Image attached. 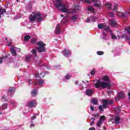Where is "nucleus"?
Returning a JSON list of instances; mask_svg holds the SVG:
<instances>
[{"mask_svg":"<svg viewBox=\"0 0 130 130\" xmlns=\"http://www.w3.org/2000/svg\"><path fill=\"white\" fill-rule=\"evenodd\" d=\"M105 120V116H101L100 117V121L101 122H104V121Z\"/></svg>","mask_w":130,"mask_h":130,"instance_id":"obj_24","label":"nucleus"},{"mask_svg":"<svg viewBox=\"0 0 130 130\" xmlns=\"http://www.w3.org/2000/svg\"><path fill=\"white\" fill-rule=\"evenodd\" d=\"M113 11H117V6L116 5L114 6Z\"/></svg>","mask_w":130,"mask_h":130,"instance_id":"obj_44","label":"nucleus"},{"mask_svg":"<svg viewBox=\"0 0 130 130\" xmlns=\"http://www.w3.org/2000/svg\"><path fill=\"white\" fill-rule=\"evenodd\" d=\"M91 102L93 105H97L98 104V100L97 99H92L91 100Z\"/></svg>","mask_w":130,"mask_h":130,"instance_id":"obj_15","label":"nucleus"},{"mask_svg":"<svg viewBox=\"0 0 130 130\" xmlns=\"http://www.w3.org/2000/svg\"><path fill=\"white\" fill-rule=\"evenodd\" d=\"M90 74H91V75H92V76H93V75L95 74V71L92 70V71L90 72Z\"/></svg>","mask_w":130,"mask_h":130,"instance_id":"obj_43","label":"nucleus"},{"mask_svg":"<svg viewBox=\"0 0 130 130\" xmlns=\"http://www.w3.org/2000/svg\"><path fill=\"white\" fill-rule=\"evenodd\" d=\"M118 97L119 98H124V93L123 92H121L118 94Z\"/></svg>","mask_w":130,"mask_h":130,"instance_id":"obj_22","label":"nucleus"},{"mask_svg":"<svg viewBox=\"0 0 130 130\" xmlns=\"http://www.w3.org/2000/svg\"><path fill=\"white\" fill-rule=\"evenodd\" d=\"M117 15L118 17H122L123 18H124V14L122 13V12H119Z\"/></svg>","mask_w":130,"mask_h":130,"instance_id":"obj_21","label":"nucleus"},{"mask_svg":"<svg viewBox=\"0 0 130 130\" xmlns=\"http://www.w3.org/2000/svg\"><path fill=\"white\" fill-rule=\"evenodd\" d=\"M103 106L101 105L99 107V110L102 112L104 111V109L103 108L106 109V108H108V105H111L112 104H113V100H103Z\"/></svg>","mask_w":130,"mask_h":130,"instance_id":"obj_4","label":"nucleus"},{"mask_svg":"<svg viewBox=\"0 0 130 130\" xmlns=\"http://www.w3.org/2000/svg\"><path fill=\"white\" fill-rule=\"evenodd\" d=\"M35 126V125H34V124H30V127H33Z\"/></svg>","mask_w":130,"mask_h":130,"instance_id":"obj_55","label":"nucleus"},{"mask_svg":"<svg viewBox=\"0 0 130 130\" xmlns=\"http://www.w3.org/2000/svg\"><path fill=\"white\" fill-rule=\"evenodd\" d=\"M88 11H90V12H92V13H93V14H94V13H95V11L94 10V8H93V7H92V6H89L88 7Z\"/></svg>","mask_w":130,"mask_h":130,"instance_id":"obj_19","label":"nucleus"},{"mask_svg":"<svg viewBox=\"0 0 130 130\" xmlns=\"http://www.w3.org/2000/svg\"><path fill=\"white\" fill-rule=\"evenodd\" d=\"M2 101H7V96L4 95L2 97Z\"/></svg>","mask_w":130,"mask_h":130,"instance_id":"obj_35","label":"nucleus"},{"mask_svg":"<svg viewBox=\"0 0 130 130\" xmlns=\"http://www.w3.org/2000/svg\"><path fill=\"white\" fill-rule=\"evenodd\" d=\"M91 21V18H87L86 20V23H89Z\"/></svg>","mask_w":130,"mask_h":130,"instance_id":"obj_47","label":"nucleus"},{"mask_svg":"<svg viewBox=\"0 0 130 130\" xmlns=\"http://www.w3.org/2000/svg\"><path fill=\"white\" fill-rule=\"evenodd\" d=\"M27 106L28 107H30V108H32L33 107H35V106H36V102H35L34 101L29 102L28 103Z\"/></svg>","mask_w":130,"mask_h":130,"instance_id":"obj_8","label":"nucleus"},{"mask_svg":"<svg viewBox=\"0 0 130 130\" xmlns=\"http://www.w3.org/2000/svg\"><path fill=\"white\" fill-rule=\"evenodd\" d=\"M97 18L94 17H90V20L92 21V22H95V20H96Z\"/></svg>","mask_w":130,"mask_h":130,"instance_id":"obj_36","label":"nucleus"},{"mask_svg":"<svg viewBox=\"0 0 130 130\" xmlns=\"http://www.w3.org/2000/svg\"><path fill=\"white\" fill-rule=\"evenodd\" d=\"M103 122H101V121H100L98 122L97 124H96V126H98V127H100V126H101V124H102Z\"/></svg>","mask_w":130,"mask_h":130,"instance_id":"obj_30","label":"nucleus"},{"mask_svg":"<svg viewBox=\"0 0 130 130\" xmlns=\"http://www.w3.org/2000/svg\"><path fill=\"white\" fill-rule=\"evenodd\" d=\"M39 66H40V67H42V66H41V64H39Z\"/></svg>","mask_w":130,"mask_h":130,"instance_id":"obj_62","label":"nucleus"},{"mask_svg":"<svg viewBox=\"0 0 130 130\" xmlns=\"http://www.w3.org/2000/svg\"><path fill=\"white\" fill-rule=\"evenodd\" d=\"M67 19V18H65V20H67V19Z\"/></svg>","mask_w":130,"mask_h":130,"instance_id":"obj_64","label":"nucleus"},{"mask_svg":"<svg viewBox=\"0 0 130 130\" xmlns=\"http://www.w3.org/2000/svg\"><path fill=\"white\" fill-rule=\"evenodd\" d=\"M77 19H78V16L77 15H74L72 17V20H73V21H76V20H77Z\"/></svg>","mask_w":130,"mask_h":130,"instance_id":"obj_31","label":"nucleus"},{"mask_svg":"<svg viewBox=\"0 0 130 130\" xmlns=\"http://www.w3.org/2000/svg\"><path fill=\"white\" fill-rule=\"evenodd\" d=\"M44 84V81L42 79L37 80L35 82V86L39 85V86H41Z\"/></svg>","mask_w":130,"mask_h":130,"instance_id":"obj_6","label":"nucleus"},{"mask_svg":"<svg viewBox=\"0 0 130 130\" xmlns=\"http://www.w3.org/2000/svg\"><path fill=\"white\" fill-rule=\"evenodd\" d=\"M90 109H91V111H94V107L90 106Z\"/></svg>","mask_w":130,"mask_h":130,"instance_id":"obj_49","label":"nucleus"},{"mask_svg":"<svg viewBox=\"0 0 130 130\" xmlns=\"http://www.w3.org/2000/svg\"><path fill=\"white\" fill-rule=\"evenodd\" d=\"M75 83L76 84V85H78V84H79V81L78 80L75 81Z\"/></svg>","mask_w":130,"mask_h":130,"instance_id":"obj_51","label":"nucleus"},{"mask_svg":"<svg viewBox=\"0 0 130 130\" xmlns=\"http://www.w3.org/2000/svg\"><path fill=\"white\" fill-rule=\"evenodd\" d=\"M39 78H43L44 76L43 75L42 76V73H41L39 75Z\"/></svg>","mask_w":130,"mask_h":130,"instance_id":"obj_48","label":"nucleus"},{"mask_svg":"<svg viewBox=\"0 0 130 130\" xmlns=\"http://www.w3.org/2000/svg\"><path fill=\"white\" fill-rule=\"evenodd\" d=\"M29 39H31V37L29 35H26L24 37V41H28Z\"/></svg>","mask_w":130,"mask_h":130,"instance_id":"obj_23","label":"nucleus"},{"mask_svg":"<svg viewBox=\"0 0 130 130\" xmlns=\"http://www.w3.org/2000/svg\"><path fill=\"white\" fill-rule=\"evenodd\" d=\"M6 58H8V56L0 57V63H2V62H3V59H6Z\"/></svg>","mask_w":130,"mask_h":130,"instance_id":"obj_27","label":"nucleus"},{"mask_svg":"<svg viewBox=\"0 0 130 130\" xmlns=\"http://www.w3.org/2000/svg\"><path fill=\"white\" fill-rule=\"evenodd\" d=\"M31 43L32 44H35V43H36V39L34 38V39H31Z\"/></svg>","mask_w":130,"mask_h":130,"instance_id":"obj_37","label":"nucleus"},{"mask_svg":"<svg viewBox=\"0 0 130 130\" xmlns=\"http://www.w3.org/2000/svg\"><path fill=\"white\" fill-rule=\"evenodd\" d=\"M109 24H110V25H111V26H114L116 24V21H115V20H114L112 19L110 20Z\"/></svg>","mask_w":130,"mask_h":130,"instance_id":"obj_16","label":"nucleus"},{"mask_svg":"<svg viewBox=\"0 0 130 130\" xmlns=\"http://www.w3.org/2000/svg\"><path fill=\"white\" fill-rule=\"evenodd\" d=\"M1 16H2V15H1V14H0V18H1Z\"/></svg>","mask_w":130,"mask_h":130,"instance_id":"obj_63","label":"nucleus"},{"mask_svg":"<svg viewBox=\"0 0 130 130\" xmlns=\"http://www.w3.org/2000/svg\"><path fill=\"white\" fill-rule=\"evenodd\" d=\"M92 2L94 3V6L97 8H100V1L99 0H92Z\"/></svg>","mask_w":130,"mask_h":130,"instance_id":"obj_12","label":"nucleus"},{"mask_svg":"<svg viewBox=\"0 0 130 130\" xmlns=\"http://www.w3.org/2000/svg\"><path fill=\"white\" fill-rule=\"evenodd\" d=\"M8 107V105H7V104H4L2 105V109L5 110V109H7Z\"/></svg>","mask_w":130,"mask_h":130,"instance_id":"obj_29","label":"nucleus"},{"mask_svg":"<svg viewBox=\"0 0 130 130\" xmlns=\"http://www.w3.org/2000/svg\"><path fill=\"white\" fill-rule=\"evenodd\" d=\"M114 121L116 124H118L119 121H120V117H119V116H116L114 119Z\"/></svg>","mask_w":130,"mask_h":130,"instance_id":"obj_14","label":"nucleus"},{"mask_svg":"<svg viewBox=\"0 0 130 130\" xmlns=\"http://www.w3.org/2000/svg\"><path fill=\"white\" fill-rule=\"evenodd\" d=\"M37 22H41L42 20V16L40 12H32L31 14L30 15L29 17V21L31 23H34L35 21Z\"/></svg>","mask_w":130,"mask_h":130,"instance_id":"obj_3","label":"nucleus"},{"mask_svg":"<svg viewBox=\"0 0 130 130\" xmlns=\"http://www.w3.org/2000/svg\"><path fill=\"white\" fill-rule=\"evenodd\" d=\"M90 120H92V121H95V118H91L90 119Z\"/></svg>","mask_w":130,"mask_h":130,"instance_id":"obj_54","label":"nucleus"},{"mask_svg":"<svg viewBox=\"0 0 130 130\" xmlns=\"http://www.w3.org/2000/svg\"><path fill=\"white\" fill-rule=\"evenodd\" d=\"M31 52L35 56H36V50L33 49L31 51Z\"/></svg>","mask_w":130,"mask_h":130,"instance_id":"obj_32","label":"nucleus"},{"mask_svg":"<svg viewBox=\"0 0 130 130\" xmlns=\"http://www.w3.org/2000/svg\"><path fill=\"white\" fill-rule=\"evenodd\" d=\"M128 95L129 96V98H130V92H128Z\"/></svg>","mask_w":130,"mask_h":130,"instance_id":"obj_56","label":"nucleus"},{"mask_svg":"<svg viewBox=\"0 0 130 130\" xmlns=\"http://www.w3.org/2000/svg\"><path fill=\"white\" fill-rule=\"evenodd\" d=\"M8 44V46H11V45H12V41H11L10 42H7Z\"/></svg>","mask_w":130,"mask_h":130,"instance_id":"obj_45","label":"nucleus"},{"mask_svg":"<svg viewBox=\"0 0 130 130\" xmlns=\"http://www.w3.org/2000/svg\"><path fill=\"white\" fill-rule=\"evenodd\" d=\"M16 89L14 87H10L9 90H8V95H10L12 96V94H13V93H15V90Z\"/></svg>","mask_w":130,"mask_h":130,"instance_id":"obj_11","label":"nucleus"},{"mask_svg":"<svg viewBox=\"0 0 130 130\" xmlns=\"http://www.w3.org/2000/svg\"><path fill=\"white\" fill-rule=\"evenodd\" d=\"M112 39L116 40L117 39V37L114 35H112Z\"/></svg>","mask_w":130,"mask_h":130,"instance_id":"obj_38","label":"nucleus"},{"mask_svg":"<svg viewBox=\"0 0 130 130\" xmlns=\"http://www.w3.org/2000/svg\"><path fill=\"white\" fill-rule=\"evenodd\" d=\"M61 17H63V15H61Z\"/></svg>","mask_w":130,"mask_h":130,"instance_id":"obj_61","label":"nucleus"},{"mask_svg":"<svg viewBox=\"0 0 130 130\" xmlns=\"http://www.w3.org/2000/svg\"><path fill=\"white\" fill-rule=\"evenodd\" d=\"M62 23H66L67 22V20H66V18H64L62 20H61Z\"/></svg>","mask_w":130,"mask_h":130,"instance_id":"obj_46","label":"nucleus"},{"mask_svg":"<svg viewBox=\"0 0 130 130\" xmlns=\"http://www.w3.org/2000/svg\"><path fill=\"white\" fill-rule=\"evenodd\" d=\"M55 33L56 34H59V33H60V24H58L57 25L55 30Z\"/></svg>","mask_w":130,"mask_h":130,"instance_id":"obj_10","label":"nucleus"},{"mask_svg":"<svg viewBox=\"0 0 130 130\" xmlns=\"http://www.w3.org/2000/svg\"><path fill=\"white\" fill-rule=\"evenodd\" d=\"M62 0H56V3L55 4L56 8H61L60 9L61 11L63 13H66L67 14H74L79 11L80 7H77L74 9H69V5L62 4Z\"/></svg>","mask_w":130,"mask_h":130,"instance_id":"obj_1","label":"nucleus"},{"mask_svg":"<svg viewBox=\"0 0 130 130\" xmlns=\"http://www.w3.org/2000/svg\"><path fill=\"white\" fill-rule=\"evenodd\" d=\"M14 49H15L16 51H17L18 52H20V51H21V49L19 48L14 47Z\"/></svg>","mask_w":130,"mask_h":130,"instance_id":"obj_41","label":"nucleus"},{"mask_svg":"<svg viewBox=\"0 0 130 130\" xmlns=\"http://www.w3.org/2000/svg\"><path fill=\"white\" fill-rule=\"evenodd\" d=\"M105 24H103V23H100L98 24V28L99 29H104V26Z\"/></svg>","mask_w":130,"mask_h":130,"instance_id":"obj_25","label":"nucleus"},{"mask_svg":"<svg viewBox=\"0 0 130 130\" xmlns=\"http://www.w3.org/2000/svg\"><path fill=\"white\" fill-rule=\"evenodd\" d=\"M94 124V121H92V122L90 123V125H93Z\"/></svg>","mask_w":130,"mask_h":130,"instance_id":"obj_53","label":"nucleus"},{"mask_svg":"<svg viewBox=\"0 0 130 130\" xmlns=\"http://www.w3.org/2000/svg\"><path fill=\"white\" fill-rule=\"evenodd\" d=\"M82 2H84V3H87V4H91V2L89 0H81Z\"/></svg>","mask_w":130,"mask_h":130,"instance_id":"obj_39","label":"nucleus"},{"mask_svg":"<svg viewBox=\"0 0 130 130\" xmlns=\"http://www.w3.org/2000/svg\"><path fill=\"white\" fill-rule=\"evenodd\" d=\"M103 128H104V129L106 130V127H105V126H104Z\"/></svg>","mask_w":130,"mask_h":130,"instance_id":"obj_58","label":"nucleus"},{"mask_svg":"<svg viewBox=\"0 0 130 130\" xmlns=\"http://www.w3.org/2000/svg\"><path fill=\"white\" fill-rule=\"evenodd\" d=\"M0 114H3V113L2 112H1Z\"/></svg>","mask_w":130,"mask_h":130,"instance_id":"obj_59","label":"nucleus"},{"mask_svg":"<svg viewBox=\"0 0 130 130\" xmlns=\"http://www.w3.org/2000/svg\"><path fill=\"white\" fill-rule=\"evenodd\" d=\"M96 53L98 54V55H102L104 54V52L103 51H98Z\"/></svg>","mask_w":130,"mask_h":130,"instance_id":"obj_34","label":"nucleus"},{"mask_svg":"<svg viewBox=\"0 0 130 130\" xmlns=\"http://www.w3.org/2000/svg\"><path fill=\"white\" fill-rule=\"evenodd\" d=\"M89 130H95V128L94 127H91L89 129Z\"/></svg>","mask_w":130,"mask_h":130,"instance_id":"obj_52","label":"nucleus"},{"mask_svg":"<svg viewBox=\"0 0 130 130\" xmlns=\"http://www.w3.org/2000/svg\"><path fill=\"white\" fill-rule=\"evenodd\" d=\"M37 45L39 46L37 48L39 52H44V51H45V47H44V46H45L46 44H44L43 42H38L37 43Z\"/></svg>","mask_w":130,"mask_h":130,"instance_id":"obj_5","label":"nucleus"},{"mask_svg":"<svg viewBox=\"0 0 130 130\" xmlns=\"http://www.w3.org/2000/svg\"><path fill=\"white\" fill-rule=\"evenodd\" d=\"M106 7L108 9V10H110V9H111V5L109 4H106Z\"/></svg>","mask_w":130,"mask_h":130,"instance_id":"obj_33","label":"nucleus"},{"mask_svg":"<svg viewBox=\"0 0 130 130\" xmlns=\"http://www.w3.org/2000/svg\"><path fill=\"white\" fill-rule=\"evenodd\" d=\"M11 52L14 56H16L17 55V53H16V49H15V47L11 46L10 47Z\"/></svg>","mask_w":130,"mask_h":130,"instance_id":"obj_9","label":"nucleus"},{"mask_svg":"<svg viewBox=\"0 0 130 130\" xmlns=\"http://www.w3.org/2000/svg\"><path fill=\"white\" fill-rule=\"evenodd\" d=\"M5 39H6V40H8V38H6Z\"/></svg>","mask_w":130,"mask_h":130,"instance_id":"obj_60","label":"nucleus"},{"mask_svg":"<svg viewBox=\"0 0 130 130\" xmlns=\"http://www.w3.org/2000/svg\"><path fill=\"white\" fill-rule=\"evenodd\" d=\"M6 9L3 8L0 5V15H4V13H6Z\"/></svg>","mask_w":130,"mask_h":130,"instance_id":"obj_17","label":"nucleus"},{"mask_svg":"<svg viewBox=\"0 0 130 130\" xmlns=\"http://www.w3.org/2000/svg\"><path fill=\"white\" fill-rule=\"evenodd\" d=\"M31 119L32 120H34V119H36V115L34 114L32 117H31Z\"/></svg>","mask_w":130,"mask_h":130,"instance_id":"obj_42","label":"nucleus"},{"mask_svg":"<svg viewBox=\"0 0 130 130\" xmlns=\"http://www.w3.org/2000/svg\"><path fill=\"white\" fill-rule=\"evenodd\" d=\"M86 94L87 96H92V94H93V90L91 89H87L86 90Z\"/></svg>","mask_w":130,"mask_h":130,"instance_id":"obj_13","label":"nucleus"},{"mask_svg":"<svg viewBox=\"0 0 130 130\" xmlns=\"http://www.w3.org/2000/svg\"><path fill=\"white\" fill-rule=\"evenodd\" d=\"M109 120V121H112L113 119L112 118V119H110Z\"/></svg>","mask_w":130,"mask_h":130,"instance_id":"obj_57","label":"nucleus"},{"mask_svg":"<svg viewBox=\"0 0 130 130\" xmlns=\"http://www.w3.org/2000/svg\"><path fill=\"white\" fill-rule=\"evenodd\" d=\"M109 17H114V14H113V13H112V12H110L109 13Z\"/></svg>","mask_w":130,"mask_h":130,"instance_id":"obj_40","label":"nucleus"},{"mask_svg":"<svg viewBox=\"0 0 130 130\" xmlns=\"http://www.w3.org/2000/svg\"><path fill=\"white\" fill-rule=\"evenodd\" d=\"M37 91H36V89H34L32 91H31V95L32 97H35V96H36V95H37Z\"/></svg>","mask_w":130,"mask_h":130,"instance_id":"obj_18","label":"nucleus"},{"mask_svg":"<svg viewBox=\"0 0 130 130\" xmlns=\"http://www.w3.org/2000/svg\"><path fill=\"white\" fill-rule=\"evenodd\" d=\"M32 58V55L27 56L25 58V59L27 61H30Z\"/></svg>","mask_w":130,"mask_h":130,"instance_id":"obj_26","label":"nucleus"},{"mask_svg":"<svg viewBox=\"0 0 130 130\" xmlns=\"http://www.w3.org/2000/svg\"><path fill=\"white\" fill-rule=\"evenodd\" d=\"M103 29H104V30H105V31H108L109 30V26L105 24Z\"/></svg>","mask_w":130,"mask_h":130,"instance_id":"obj_28","label":"nucleus"},{"mask_svg":"<svg viewBox=\"0 0 130 130\" xmlns=\"http://www.w3.org/2000/svg\"><path fill=\"white\" fill-rule=\"evenodd\" d=\"M116 113H119L121 111V109L119 107H116L114 109Z\"/></svg>","mask_w":130,"mask_h":130,"instance_id":"obj_20","label":"nucleus"},{"mask_svg":"<svg viewBox=\"0 0 130 130\" xmlns=\"http://www.w3.org/2000/svg\"><path fill=\"white\" fill-rule=\"evenodd\" d=\"M66 78L67 80H69V79H70V75H67L66 76Z\"/></svg>","mask_w":130,"mask_h":130,"instance_id":"obj_50","label":"nucleus"},{"mask_svg":"<svg viewBox=\"0 0 130 130\" xmlns=\"http://www.w3.org/2000/svg\"><path fill=\"white\" fill-rule=\"evenodd\" d=\"M102 80L107 82H102L100 80H97L96 83L95 84V88H100L101 87L102 89H106V88H108V89H110L111 83L109 81V77L108 76H104L102 78Z\"/></svg>","mask_w":130,"mask_h":130,"instance_id":"obj_2","label":"nucleus"},{"mask_svg":"<svg viewBox=\"0 0 130 130\" xmlns=\"http://www.w3.org/2000/svg\"><path fill=\"white\" fill-rule=\"evenodd\" d=\"M62 53L63 55H64V56H69V55H71V51L67 49H65L62 51Z\"/></svg>","mask_w":130,"mask_h":130,"instance_id":"obj_7","label":"nucleus"}]
</instances>
